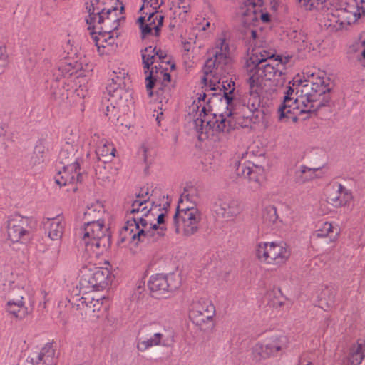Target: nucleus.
Returning <instances> with one entry per match:
<instances>
[{"mask_svg": "<svg viewBox=\"0 0 365 365\" xmlns=\"http://www.w3.org/2000/svg\"><path fill=\"white\" fill-rule=\"evenodd\" d=\"M250 91L243 98L242 103L240 106L239 112L232 113L230 110L219 115L218 118L215 114V121L207 118L205 108H202L201 112L204 113L202 117L194 121L195 129L198 134L200 140L207 138L214 131L229 133L231 130L237 128H251L252 125L260 123L264 116V111L260 109V95L270 94L269 88H263L254 80L252 82L247 80Z\"/></svg>", "mask_w": 365, "mask_h": 365, "instance_id": "obj_1", "label": "nucleus"}, {"mask_svg": "<svg viewBox=\"0 0 365 365\" xmlns=\"http://www.w3.org/2000/svg\"><path fill=\"white\" fill-rule=\"evenodd\" d=\"M329 78L324 71L307 73V79L301 81L297 91L290 86L283 91L284 100L279 108V118L296 122L303 113L312 112L323 106L320 97L329 91Z\"/></svg>", "mask_w": 365, "mask_h": 365, "instance_id": "obj_2", "label": "nucleus"}, {"mask_svg": "<svg viewBox=\"0 0 365 365\" xmlns=\"http://www.w3.org/2000/svg\"><path fill=\"white\" fill-rule=\"evenodd\" d=\"M290 57L275 56V51L267 49L263 43H255L252 55L246 61L245 69L247 80L263 88H268L267 83L273 88H269L271 93H283L284 91L286 64Z\"/></svg>", "mask_w": 365, "mask_h": 365, "instance_id": "obj_3", "label": "nucleus"}, {"mask_svg": "<svg viewBox=\"0 0 365 365\" xmlns=\"http://www.w3.org/2000/svg\"><path fill=\"white\" fill-rule=\"evenodd\" d=\"M365 15V0H344L341 7L327 9L324 16V26L331 31L348 29Z\"/></svg>", "mask_w": 365, "mask_h": 365, "instance_id": "obj_4", "label": "nucleus"}, {"mask_svg": "<svg viewBox=\"0 0 365 365\" xmlns=\"http://www.w3.org/2000/svg\"><path fill=\"white\" fill-rule=\"evenodd\" d=\"M123 7L118 10L115 7H112L108 10H104L100 16L102 20L97 19L95 29H88L91 37L95 43V45L99 49L101 47L106 48L107 46H113L115 43V38L118 37L117 30L120 26L121 21H124L125 17L122 11Z\"/></svg>", "mask_w": 365, "mask_h": 365, "instance_id": "obj_5", "label": "nucleus"}, {"mask_svg": "<svg viewBox=\"0 0 365 365\" xmlns=\"http://www.w3.org/2000/svg\"><path fill=\"white\" fill-rule=\"evenodd\" d=\"M79 234L86 251L91 257H98L110 245V235L103 220L86 222Z\"/></svg>", "mask_w": 365, "mask_h": 365, "instance_id": "obj_6", "label": "nucleus"}, {"mask_svg": "<svg viewBox=\"0 0 365 365\" xmlns=\"http://www.w3.org/2000/svg\"><path fill=\"white\" fill-rule=\"evenodd\" d=\"M127 73L124 71L113 72L112 82L106 87V102H103L102 110L108 120L113 123L120 122V109L123 103V94L125 93L123 85Z\"/></svg>", "mask_w": 365, "mask_h": 365, "instance_id": "obj_7", "label": "nucleus"}, {"mask_svg": "<svg viewBox=\"0 0 365 365\" xmlns=\"http://www.w3.org/2000/svg\"><path fill=\"white\" fill-rule=\"evenodd\" d=\"M266 0H246L240 7L239 14L242 18V22L248 29L245 34L250 41L255 43H263L260 34L252 26H255L259 19L267 23L270 20V16L267 13L262 12V6Z\"/></svg>", "mask_w": 365, "mask_h": 365, "instance_id": "obj_8", "label": "nucleus"}, {"mask_svg": "<svg viewBox=\"0 0 365 365\" xmlns=\"http://www.w3.org/2000/svg\"><path fill=\"white\" fill-rule=\"evenodd\" d=\"M255 253L262 264L281 267L289 260L291 251L283 242H260L256 245Z\"/></svg>", "mask_w": 365, "mask_h": 365, "instance_id": "obj_9", "label": "nucleus"}, {"mask_svg": "<svg viewBox=\"0 0 365 365\" xmlns=\"http://www.w3.org/2000/svg\"><path fill=\"white\" fill-rule=\"evenodd\" d=\"M107 298L99 297L95 293H86L81 297H72L69 302L77 310L81 311V315L85 316L86 320L96 322L103 314L104 301Z\"/></svg>", "mask_w": 365, "mask_h": 365, "instance_id": "obj_10", "label": "nucleus"}, {"mask_svg": "<svg viewBox=\"0 0 365 365\" xmlns=\"http://www.w3.org/2000/svg\"><path fill=\"white\" fill-rule=\"evenodd\" d=\"M202 219L201 212L197 207L184 208V210H176L173 216V225L175 232L190 236L196 233Z\"/></svg>", "mask_w": 365, "mask_h": 365, "instance_id": "obj_11", "label": "nucleus"}, {"mask_svg": "<svg viewBox=\"0 0 365 365\" xmlns=\"http://www.w3.org/2000/svg\"><path fill=\"white\" fill-rule=\"evenodd\" d=\"M111 273L108 268L95 267L82 272L79 284L81 289H104L111 282Z\"/></svg>", "mask_w": 365, "mask_h": 365, "instance_id": "obj_12", "label": "nucleus"}, {"mask_svg": "<svg viewBox=\"0 0 365 365\" xmlns=\"http://www.w3.org/2000/svg\"><path fill=\"white\" fill-rule=\"evenodd\" d=\"M216 314L215 307L208 298H200L193 301L189 317L197 326L212 322Z\"/></svg>", "mask_w": 365, "mask_h": 365, "instance_id": "obj_13", "label": "nucleus"}, {"mask_svg": "<svg viewBox=\"0 0 365 365\" xmlns=\"http://www.w3.org/2000/svg\"><path fill=\"white\" fill-rule=\"evenodd\" d=\"M227 66V64L221 63L215 55L205 61L202 79L210 90H216L220 87V80L225 77V73H228Z\"/></svg>", "mask_w": 365, "mask_h": 365, "instance_id": "obj_14", "label": "nucleus"}, {"mask_svg": "<svg viewBox=\"0 0 365 365\" xmlns=\"http://www.w3.org/2000/svg\"><path fill=\"white\" fill-rule=\"evenodd\" d=\"M141 224L139 225L135 233L138 237V242H154L160 240L166 232L164 225L155 224V217H150V219L138 218Z\"/></svg>", "mask_w": 365, "mask_h": 365, "instance_id": "obj_15", "label": "nucleus"}, {"mask_svg": "<svg viewBox=\"0 0 365 365\" xmlns=\"http://www.w3.org/2000/svg\"><path fill=\"white\" fill-rule=\"evenodd\" d=\"M32 220L28 217L15 215L7 221V235L13 242H18L29 235Z\"/></svg>", "mask_w": 365, "mask_h": 365, "instance_id": "obj_16", "label": "nucleus"}, {"mask_svg": "<svg viewBox=\"0 0 365 365\" xmlns=\"http://www.w3.org/2000/svg\"><path fill=\"white\" fill-rule=\"evenodd\" d=\"M156 205L154 207L153 202H145V200L136 199L131 205L130 210V215L128 216L127 222L133 224L131 227L138 229L141 222L137 218L142 219H150V217H155L156 214L155 211L156 210Z\"/></svg>", "mask_w": 365, "mask_h": 365, "instance_id": "obj_17", "label": "nucleus"}, {"mask_svg": "<svg viewBox=\"0 0 365 365\" xmlns=\"http://www.w3.org/2000/svg\"><path fill=\"white\" fill-rule=\"evenodd\" d=\"M178 286L179 282L175 280L173 274H157L153 275L148 282L149 289L155 297L173 292Z\"/></svg>", "mask_w": 365, "mask_h": 365, "instance_id": "obj_18", "label": "nucleus"}, {"mask_svg": "<svg viewBox=\"0 0 365 365\" xmlns=\"http://www.w3.org/2000/svg\"><path fill=\"white\" fill-rule=\"evenodd\" d=\"M170 75L168 72L163 70L158 71L157 66L151 67L149 74L145 78L146 88L148 96L150 97L153 96L152 89L155 85V82L160 80L162 81V82L160 87L158 88L157 94L160 96L165 93L166 95L164 97L165 98L166 96H168L170 92L168 84L170 82Z\"/></svg>", "mask_w": 365, "mask_h": 365, "instance_id": "obj_19", "label": "nucleus"}, {"mask_svg": "<svg viewBox=\"0 0 365 365\" xmlns=\"http://www.w3.org/2000/svg\"><path fill=\"white\" fill-rule=\"evenodd\" d=\"M351 198V193L339 182H334L327 188V200L335 207L346 205Z\"/></svg>", "mask_w": 365, "mask_h": 365, "instance_id": "obj_20", "label": "nucleus"}, {"mask_svg": "<svg viewBox=\"0 0 365 365\" xmlns=\"http://www.w3.org/2000/svg\"><path fill=\"white\" fill-rule=\"evenodd\" d=\"M242 174L250 180V188L257 190L265 180V171L263 167L251 163L241 166Z\"/></svg>", "mask_w": 365, "mask_h": 365, "instance_id": "obj_21", "label": "nucleus"}, {"mask_svg": "<svg viewBox=\"0 0 365 365\" xmlns=\"http://www.w3.org/2000/svg\"><path fill=\"white\" fill-rule=\"evenodd\" d=\"M79 170L80 165L73 163L63 165L62 169L55 175V182L62 187L81 181L82 176Z\"/></svg>", "mask_w": 365, "mask_h": 365, "instance_id": "obj_22", "label": "nucleus"}, {"mask_svg": "<svg viewBox=\"0 0 365 365\" xmlns=\"http://www.w3.org/2000/svg\"><path fill=\"white\" fill-rule=\"evenodd\" d=\"M45 230L52 240H58L61 238L65 229V218L63 215H58L52 218H46L43 221Z\"/></svg>", "mask_w": 365, "mask_h": 365, "instance_id": "obj_23", "label": "nucleus"}, {"mask_svg": "<svg viewBox=\"0 0 365 365\" xmlns=\"http://www.w3.org/2000/svg\"><path fill=\"white\" fill-rule=\"evenodd\" d=\"M278 215L275 207L269 205L266 207L262 213L259 230L263 235L269 233L277 226Z\"/></svg>", "mask_w": 365, "mask_h": 365, "instance_id": "obj_24", "label": "nucleus"}, {"mask_svg": "<svg viewBox=\"0 0 365 365\" xmlns=\"http://www.w3.org/2000/svg\"><path fill=\"white\" fill-rule=\"evenodd\" d=\"M31 359L34 365H55L56 358L53 345L46 344L38 352L33 353Z\"/></svg>", "mask_w": 365, "mask_h": 365, "instance_id": "obj_25", "label": "nucleus"}, {"mask_svg": "<svg viewBox=\"0 0 365 365\" xmlns=\"http://www.w3.org/2000/svg\"><path fill=\"white\" fill-rule=\"evenodd\" d=\"M339 234L340 230L336 225L324 222L317 225V230L312 234V237L314 239L328 238L330 242H336Z\"/></svg>", "mask_w": 365, "mask_h": 365, "instance_id": "obj_26", "label": "nucleus"}, {"mask_svg": "<svg viewBox=\"0 0 365 365\" xmlns=\"http://www.w3.org/2000/svg\"><path fill=\"white\" fill-rule=\"evenodd\" d=\"M79 146L66 142L61 148L58 158L62 165L67 164H81L80 154L78 153Z\"/></svg>", "mask_w": 365, "mask_h": 365, "instance_id": "obj_27", "label": "nucleus"}, {"mask_svg": "<svg viewBox=\"0 0 365 365\" xmlns=\"http://www.w3.org/2000/svg\"><path fill=\"white\" fill-rule=\"evenodd\" d=\"M163 16L156 11L149 14L146 19V24L143 28V38L147 35L152 34L158 36L160 34V27L163 26Z\"/></svg>", "mask_w": 365, "mask_h": 365, "instance_id": "obj_28", "label": "nucleus"}, {"mask_svg": "<svg viewBox=\"0 0 365 365\" xmlns=\"http://www.w3.org/2000/svg\"><path fill=\"white\" fill-rule=\"evenodd\" d=\"M86 10L88 13V16L86 18V24H88V29H95L96 23L97 19L102 20V16H100L105 10L99 0H89L86 2Z\"/></svg>", "mask_w": 365, "mask_h": 365, "instance_id": "obj_29", "label": "nucleus"}, {"mask_svg": "<svg viewBox=\"0 0 365 365\" xmlns=\"http://www.w3.org/2000/svg\"><path fill=\"white\" fill-rule=\"evenodd\" d=\"M216 207V213L224 218L235 217L241 212L240 203L236 200L219 201Z\"/></svg>", "mask_w": 365, "mask_h": 365, "instance_id": "obj_30", "label": "nucleus"}, {"mask_svg": "<svg viewBox=\"0 0 365 365\" xmlns=\"http://www.w3.org/2000/svg\"><path fill=\"white\" fill-rule=\"evenodd\" d=\"M6 311L11 317L19 320L24 319L29 314L28 307L25 305V302L19 301L18 299L7 301Z\"/></svg>", "mask_w": 365, "mask_h": 365, "instance_id": "obj_31", "label": "nucleus"}, {"mask_svg": "<svg viewBox=\"0 0 365 365\" xmlns=\"http://www.w3.org/2000/svg\"><path fill=\"white\" fill-rule=\"evenodd\" d=\"M199 202V197L197 195V190L193 188L190 190H184L181 194L179 200L176 210H184V208L197 207V204Z\"/></svg>", "mask_w": 365, "mask_h": 365, "instance_id": "obj_32", "label": "nucleus"}, {"mask_svg": "<svg viewBox=\"0 0 365 365\" xmlns=\"http://www.w3.org/2000/svg\"><path fill=\"white\" fill-rule=\"evenodd\" d=\"M115 148L112 143L106 139H101L96 150L98 160L103 163L110 161L115 156Z\"/></svg>", "mask_w": 365, "mask_h": 365, "instance_id": "obj_33", "label": "nucleus"}, {"mask_svg": "<svg viewBox=\"0 0 365 365\" xmlns=\"http://www.w3.org/2000/svg\"><path fill=\"white\" fill-rule=\"evenodd\" d=\"M214 55L217 58H218L221 63L229 66L231 62L230 50L229 43L225 38H220L217 40Z\"/></svg>", "mask_w": 365, "mask_h": 365, "instance_id": "obj_34", "label": "nucleus"}, {"mask_svg": "<svg viewBox=\"0 0 365 365\" xmlns=\"http://www.w3.org/2000/svg\"><path fill=\"white\" fill-rule=\"evenodd\" d=\"M263 343L272 356L287 346V339L284 336H275L267 339Z\"/></svg>", "mask_w": 365, "mask_h": 365, "instance_id": "obj_35", "label": "nucleus"}, {"mask_svg": "<svg viewBox=\"0 0 365 365\" xmlns=\"http://www.w3.org/2000/svg\"><path fill=\"white\" fill-rule=\"evenodd\" d=\"M322 176V173H320V168H311L302 165L299 170L297 173V182L304 183L316 178H319Z\"/></svg>", "mask_w": 365, "mask_h": 365, "instance_id": "obj_36", "label": "nucleus"}, {"mask_svg": "<svg viewBox=\"0 0 365 365\" xmlns=\"http://www.w3.org/2000/svg\"><path fill=\"white\" fill-rule=\"evenodd\" d=\"M164 335L160 332L154 334L150 338L139 341L137 344V349L144 352L153 346H165Z\"/></svg>", "mask_w": 365, "mask_h": 365, "instance_id": "obj_37", "label": "nucleus"}, {"mask_svg": "<svg viewBox=\"0 0 365 365\" xmlns=\"http://www.w3.org/2000/svg\"><path fill=\"white\" fill-rule=\"evenodd\" d=\"M365 357V339L359 340L349 353V361L351 365H359Z\"/></svg>", "mask_w": 365, "mask_h": 365, "instance_id": "obj_38", "label": "nucleus"}, {"mask_svg": "<svg viewBox=\"0 0 365 365\" xmlns=\"http://www.w3.org/2000/svg\"><path fill=\"white\" fill-rule=\"evenodd\" d=\"M290 38L294 40V42L298 43L299 44V49L304 50L306 51H311L312 50L316 49L315 43H312L309 41V37L307 35H304L302 33H298L296 31H293L290 34Z\"/></svg>", "mask_w": 365, "mask_h": 365, "instance_id": "obj_39", "label": "nucleus"}, {"mask_svg": "<svg viewBox=\"0 0 365 365\" xmlns=\"http://www.w3.org/2000/svg\"><path fill=\"white\" fill-rule=\"evenodd\" d=\"M141 53L143 68L146 73L151 70L150 66L157 62L156 47L153 48L152 46H148L144 50H142Z\"/></svg>", "mask_w": 365, "mask_h": 365, "instance_id": "obj_40", "label": "nucleus"}, {"mask_svg": "<svg viewBox=\"0 0 365 365\" xmlns=\"http://www.w3.org/2000/svg\"><path fill=\"white\" fill-rule=\"evenodd\" d=\"M319 295V306L327 309L334 305L335 298V290L331 287H325Z\"/></svg>", "mask_w": 365, "mask_h": 365, "instance_id": "obj_41", "label": "nucleus"}, {"mask_svg": "<svg viewBox=\"0 0 365 365\" xmlns=\"http://www.w3.org/2000/svg\"><path fill=\"white\" fill-rule=\"evenodd\" d=\"M131 225V223L126 222L125 226L121 230L120 232L121 242H123L127 240L138 241V237L135 235L137 230L135 227H131V226H130Z\"/></svg>", "mask_w": 365, "mask_h": 365, "instance_id": "obj_42", "label": "nucleus"}, {"mask_svg": "<svg viewBox=\"0 0 365 365\" xmlns=\"http://www.w3.org/2000/svg\"><path fill=\"white\" fill-rule=\"evenodd\" d=\"M252 356L257 361H260L270 357L264 343H257L252 348Z\"/></svg>", "mask_w": 365, "mask_h": 365, "instance_id": "obj_43", "label": "nucleus"}, {"mask_svg": "<svg viewBox=\"0 0 365 365\" xmlns=\"http://www.w3.org/2000/svg\"><path fill=\"white\" fill-rule=\"evenodd\" d=\"M25 291L23 288L14 286L8 293V301H11L12 299H18L19 301H24Z\"/></svg>", "mask_w": 365, "mask_h": 365, "instance_id": "obj_44", "label": "nucleus"}, {"mask_svg": "<svg viewBox=\"0 0 365 365\" xmlns=\"http://www.w3.org/2000/svg\"><path fill=\"white\" fill-rule=\"evenodd\" d=\"M43 148L41 146L35 148L34 155L31 158V163L33 166L40 164L43 162Z\"/></svg>", "mask_w": 365, "mask_h": 365, "instance_id": "obj_45", "label": "nucleus"}, {"mask_svg": "<svg viewBox=\"0 0 365 365\" xmlns=\"http://www.w3.org/2000/svg\"><path fill=\"white\" fill-rule=\"evenodd\" d=\"M363 48H365V41H363L360 38L358 41L352 44L349 49L350 53L355 54L356 58L361 53Z\"/></svg>", "mask_w": 365, "mask_h": 365, "instance_id": "obj_46", "label": "nucleus"}, {"mask_svg": "<svg viewBox=\"0 0 365 365\" xmlns=\"http://www.w3.org/2000/svg\"><path fill=\"white\" fill-rule=\"evenodd\" d=\"M227 86L228 91H224V97L226 101V103L228 106H230L233 101V91L235 90L234 86L235 83L233 81H230L225 83Z\"/></svg>", "mask_w": 365, "mask_h": 365, "instance_id": "obj_47", "label": "nucleus"}, {"mask_svg": "<svg viewBox=\"0 0 365 365\" xmlns=\"http://www.w3.org/2000/svg\"><path fill=\"white\" fill-rule=\"evenodd\" d=\"M327 6V0H310L307 9L323 10Z\"/></svg>", "mask_w": 365, "mask_h": 365, "instance_id": "obj_48", "label": "nucleus"}, {"mask_svg": "<svg viewBox=\"0 0 365 365\" xmlns=\"http://www.w3.org/2000/svg\"><path fill=\"white\" fill-rule=\"evenodd\" d=\"M140 155H142L145 163H147L149 161V155H150L151 162L153 159L155 152L154 149L152 147H150V155H149V149L146 146L143 145L140 150Z\"/></svg>", "mask_w": 365, "mask_h": 365, "instance_id": "obj_49", "label": "nucleus"}, {"mask_svg": "<svg viewBox=\"0 0 365 365\" xmlns=\"http://www.w3.org/2000/svg\"><path fill=\"white\" fill-rule=\"evenodd\" d=\"M97 213L96 209L93 207H88L84 212V225L86 222L89 221L96 220Z\"/></svg>", "mask_w": 365, "mask_h": 365, "instance_id": "obj_50", "label": "nucleus"}, {"mask_svg": "<svg viewBox=\"0 0 365 365\" xmlns=\"http://www.w3.org/2000/svg\"><path fill=\"white\" fill-rule=\"evenodd\" d=\"M197 29L200 31H206L208 28H210L209 32H211L215 29V26L214 24L211 25L210 22L208 20H206L205 19H203L202 22H200L197 24Z\"/></svg>", "mask_w": 365, "mask_h": 365, "instance_id": "obj_51", "label": "nucleus"}, {"mask_svg": "<svg viewBox=\"0 0 365 365\" xmlns=\"http://www.w3.org/2000/svg\"><path fill=\"white\" fill-rule=\"evenodd\" d=\"M156 57L160 61V63H169V60L168 59L167 53L165 51H163L160 48H156Z\"/></svg>", "mask_w": 365, "mask_h": 365, "instance_id": "obj_52", "label": "nucleus"}, {"mask_svg": "<svg viewBox=\"0 0 365 365\" xmlns=\"http://www.w3.org/2000/svg\"><path fill=\"white\" fill-rule=\"evenodd\" d=\"M152 7L153 9H156L159 6L158 0H143V6L140 8V11L144 7Z\"/></svg>", "mask_w": 365, "mask_h": 365, "instance_id": "obj_53", "label": "nucleus"}, {"mask_svg": "<svg viewBox=\"0 0 365 365\" xmlns=\"http://www.w3.org/2000/svg\"><path fill=\"white\" fill-rule=\"evenodd\" d=\"M137 199L145 200V202H150V200H149L150 196H149L148 189V188H146L145 190L143 189L140 191V192L138 194Z\"/></svg>", "mask_w": 365, "mask_h": 365, "instance_id": "obj_54", "label": "nucleus"}, {"mask_svg": "<svg viewBox=\"0 0 365 365\" xmlns=\"http://www.w3.org/2000/svg\"><path fill=\"white\" fill-rule=\"evenodd\" d=\"M138 23L140 26V28L141 29V33L143 34V28L145 26V24H146V20H145V17L144 16H140L138 19Z\"/></svg>", "mask_w": 365, "mask_h": 365, "instance_id": "obj_55", "label": "nucleus"}, {"mask_svg": "<svg viewBox=\"0 0 365 365\" xmlns=\"http://www.w3.org/2000/svg\"><path fill=\"white\" fill-rule=\"evenodd\" d=\"M165 215L163 213H160L157 216V222L155 224L158 225H163Z\"/></svg>", "mask_w": 365, "mask_h": 365, "instance_id": "obj_56", "label": "nucleus"}, {"mask_svg": "<svg viewBox=\"0 0 365 365\" xmlns=\"http://www.w3.org/2000/svg\"><path fill=\"white\" fill-rule=\"evenodd\" d=\"M221 81H222V79L220 80V87H219V88H217L215 91H217V90H218V89H219V90H221L222 88H223V89H224V91H228L227 86V84L225 83H227V81H222L221 82Z\"/></svg>", "mask_w": 365, "mask_h": 365, "instance_id": "obj_57", "label": "nucleus"}, {"mask_svg": "<svg viewBox=\"0 0 365 365\" xmlns=\"http://www.w3.org/2000/svg\"><path fill=\"white\" fill-rule=\"evenodd\" d=\"M301 6H304L306 9L308 8V5L310 0H296Z\"/></svg>", "mask_w": 365, "mask_h": 365, "instance_id": "obj_58", "label": "nucleus"}, {"mask_svg": "<svg viewBox=\"0 0 365 365\" xmlns=\"http://www.w3.org/2000/svg\"><path fill=\"white\" fill-rule=\"evenodd\" d=\"M6 56V48L0 46V61L5 58Z\"/></svg>", "mask_w": 365, "mask_h": 365, "instance_id": "obj_59", "label": "nucleus"}, {"mask_svg": "<svg viewBox=\"0 0 365 365\" xmlns=\"http://www.w3.org/2000/svg\"><path fill=\"white\" fill-rule=\"evenodd\" d=\"M271 304L273 307H282L284 304V302H282L279 299H277L276 302L272 301Z\"/></svg>", "mask_w": 365, "mask_h": 365, "instance_id": "obj_60", "label": "nucleus"}, {"mask_svg": "<svg viewBox=\"0 0 365 365\" xmlns=\"http://www.w3.org/2000/svg\"><path fill=\"white\" fill-rule=\"evenodd\" d=\"M356 58L359 61H361L362 60H365V48L362 49L361 53L359 54V56Z\"/></svg>", "mask_w": 365, "mask_h": 365, "instance_id": "obj_61", "label": "nucleus"}, {"mask_svg": "<svg viewBox=\"0 0 365 365\" xmlns=\"http://www.w3.org/2000/svg\"><path fill=\"white\" fill-rule=\"evenodd\" d=\"M191 43L190 42H185L183 43V49L185 51H190V48H191Z\"/></svg>", "mask_w": 365, "mask_h": 365, "instance_id": "obj_62", "label": "nucleus"}, {"mask_svg": "<svg viewBox=\"0 0 365 365\" xmlns=\"http://www.w3.org/2000/svg\"><path fill=\"white\" fill-rule=\"evenodd\" d=\"M299 365H312V363L306 359L302 358L300 359Z\"/></svg>", "mask_w": 365, "mask_h": 365, "instance_id": "obj_63", "label": "nucleus"}, {"mask_svg": "<svg viewBox=\"0 0 365 365\" xmlns=\"http://www.w3.org/2000/svg\"><path fill=\"white\" fill-rule=\"evenodd\" d=\"M205 98H206V95H205V93L200 94V96H199V97H198V101H199V102H200V101H205Z\"/></svg>", "mask_w": 365, "mask_h": 365, "instance_id": "obj_64", "label": "nucleus"}]
</instances>
